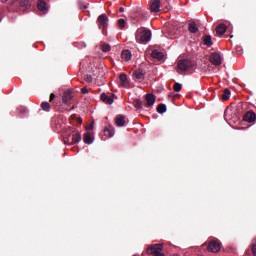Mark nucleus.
I'll return each mask as SVG.
<instances>
[{
    "mask_svg": "<svg viewBox=\"0 0 256 256\" xmlns=\"http://www.w3.org/2000/svg\"><path fill=\"white\" fill-rule=\"evenodd\" d=\"M81 142V132L77 129L70 127L66 130L64 134L65 145H77Z\"/></svg>",
    "mask_w": 256,
    "mask_h": 256,
    "instance_id": "obj_1",
    "label": "nucleus"
},
{
    "mask_svg": "<svg viewBox=\"0 0 256 256\" xmlns=\"http://www.w3.org/2000/svg\"><path fill=\"white\" fill-rule=\"evenodd\" d=\"M137 43L146 44L151 41V32L146 28H138L135 33Z\"/></svg>",
    "mask_w": 256,
    "mask_h": 256,
    "instance_id": "obj_2",
    "label": "nucleus"
},
{
    "mask_svg": "<svg viewBox=\"0 0 256 256\" xmlns=\"http://www.w3.org/2000/svg\"><path fill=\"white\" fill-rule=\"evenodd\" d=\"M177 67L179 73H185L195 67V62L191 59H181L178 61Z\"/></svg>",
    "mask_w": 256,
    "mask_h": 256,
    "instance_id": "obj_3",
    "label": "nucleus"
},
{
    "mask_svg": "<svg viewBox=\"0 0 256 256\" xmlns=\"http://www.w3.org/2000/svg\"><path fill=\"white\" fill-rule=\"evenodd\" d=\"M97 25L99 29L102 30V33L105 34V31H107V27H109V17H107V14H101L98 17Z\"/></svg>",
    "mask_w": 256,
    "mask_h": 256,
    "instance_id": "obj_4",
    "label": "nucleus"
},
{
    "mask_svg": "<svg viewBox=\"0 0 256 256\" xmlns=\"http://www.w3.org/2000/svg\"><path fill=\"white\" fill-rule=\"evenodd\" d=\"M161 251H163V244H153L147 249L148 255L165 256Z\"/></svg>",
    "mask_w": 256,
    "mask_h": 256,
    "instance_id": "obj_5",
    "label": "nucleus"
},
{
    "mask_svg": "<svg viewBox=\"0 0 256 256\" xmlns=\"http://www.w3.org/2000/svg\"><path fill=\"white\" fill-rule=\"evenodd\" d=\"M148 9L151 13H159V11H161V0H150L148 3Z\"/></svg>",
    "mask_w": 256,
    "mask_h": 256,
    "instance_id": "obj_6",
    "label": "nucleus"
},
{
    "mask_svg": "<svg viewBox=\"0 0 256 256\" xmlns=\"http://www.w3.org/2000/svg\"><path fill=\"white\" fill-rule=\"evenodd\" d=\"M207 249L210 253H219L221 251V243L217 240H212L208 243Z\"/></svg>",
    "mask_w": 256,
    "mask_h": 256,
    "instance_id": "obj_7",
    "label": "nucleus"
},
{
    "mask_svg": "<svg viewBox=\"0 0 256 256\" xmlns=\"http://www.w3.org/2000/svg\"><path fill=\"white\" fill-rule=\"evenodd\" d=\"M210 63H212V65H215V67H219V65H222L223 63V57H221V54H219V52H214L210 55Z\"/></svg>",
    "mask_w": 256,
    "mask_h": 256,
    "instance_id": "obj_8",
    "label": "nucleus"
},
{
    "mask_svg": "<svg viewBox=\"0 0 256 256\" xmlns=\"http://www.w3.org/2000/svg\"><path fill=\"white\" fill-rule=\"evenodd\" d=\"M156 97L155 95L148 93L145 95V102H144V107L146 109H149L155 105Z\"/></svg>",
    "mask_w": 256,
    "mask_h": 256,
    "instance_id": "obj_9",
    "label": "nucleus"
},
{
    "mask_svg": "<svg viewBox=\"0 0 256 256\" xmlns=\"http://www.w3.org/2000/svg\"><path fill=\"white\" fill-rule=\"evenodd\" d=\"M100 99L101 101H103V103H106V105H113V101L115 99V94H111L110 96H108L105 93H102L100 95Z\"/></svg>",
    "mask_w": 256,
    "mask_h": 256,
    "instance_id": "obj_10",
    "label": "nucleus"
},
{
    "mask_svg": "<svg viewBox=\"0 0 256 256\" xmlns=\"http://www.w3.org/2000/svg\"><path fill=\"white\" fill-rule=\"evenodd\" d=\"M243 120L247 123H255L256 120V114L253 111H248L245 113Z\"/></svg>",
    "mask_w": 256,
    "mask_h": 256,
    "instance_id": "obj_11",
    "label": "nucleus"
},
{
    "mask_svg": "<svg viewBox=\"0 0 256 256\" xmlns=\"http://www.w3.org/2000/svg\"><path fill=\"white\" fill-rule=\"evenodd\" d=\"M165 57V54L159 50H153L151 53V58L152 59H157V61H163Z\"/></svg>",
    "mask_w": 256,
    "mask_h": 256,
    "instance_id": "obj_12",
    "label": "nucleus"
},
{
    "mask_svg": "<svg viewBox=\"0 0 256 256\" xmlns=\"http://www.w3.org/2000/svg\"><path fill=\"white\" fill-rule=\"evenodd\" d=\"M71 99H73V92H71V90L65 91L62 96L63 103L67 104Z\"/></svg>",
    "mask_w": 256,
    "mask_h": 256,
    "instance_id": "obj_13",
    "label": "nucleus"
},
{
    "mask_svg": "<svg viewBox=\"0 0 256 256\" xmlns=\"http://www.w3.org/2000/svg\"><path fill=\"white\" fill-rule=\"evenodd\" d=\"M133 75L138 81H143V79H145V72H143V69L135 70Z\"/></svg>",
    "mask_w": 256,
    "mask_h": 256,
    "instance_id": "obj_14",
    "label": "nucleus"
},
{
    "mask_svg": "<svg viewBox=\"0 0 256 256\" xmlns=\"http://www.w3.org/2000/svg\"><path fill=\"white\" fill-rule=\"evenodd\" d=\"M133 106L135 107L136 111L140 113L143 110L144 103L140 99H136L133 101Z\"/></svg>",
    "mask_w": 256,
    "mask_h": 256,
    "instance_id": "obj_15",
    "label": "nucleus"
},
{
    "mask_svg": "<svg viewBox=\"0 0 256 256\" xmlns=\"http://www.w3.org/2000/svg\"><path fill=\"white\" fill-rule=\"evenodd\" d=\"M227 31V26L225 24H220L216 27V33L217 35H219L220 37L222 35H225V32Z\"/></svg>",
    "mask_w": 256,
    "mask_h": 256,
    "instance_id": "obj_16",
    "label": "nucleus"
},
{
    "mask_svg": "<svg viewBox=\"0 0 256 256\" xmlns=\"http://www.w3.org/2000/svg\"><path fill=\"white\" fill-rule=\"evenodd\" d=\"M104 135L106 137H113L115 135V128H113V126H107L104 129Z\"/></svg>",
    "mask_w": 256,
    "mask_h": 256,
    "instance_id": "obj_17",
    "label": "nucleus"
},
{
    "mask_svg": "<svg viewBox=\"0 0 256 256\" xmlns=\"http://www.w3.org/2000/svg\"><path fill=\"white\" fill-rule=\"evenodd\" d=\"M203 43L206 45V47H212L213 45V38L211 35H204L203 36Z\"/></svg>",
    "mask_w": 256,
    "mask_h": 256,
    "instance_id": "obj_18",
    "label": "nucleus"
},
{
    "mask_svg": "<svg viewBox=\"0 0 256 256\" xmlns=\"http://www.w3.org/2000/svg\"><path fill=\"white\" fill-rule=\"evenodd\" d=\"M115 123H116L117 127H124L125 126V116L118 115L116 117Z\"/></svg>",
    "mask_w": 256,
    "mask_h": 256,
    "instance_id": "obj_19",
    "label": "nucleus"
},
{
    "mask_svg": "<svg viewBox=\"0 0 256 256\" xmlns=\"http://www.w3.org/2000/svg\"><path fill=\"white\" fill-rule=\"evenodd\" d=\"M37 6H38V9H39L42 13H45L46 11H48L47 3L44 2L43 0H39Z\"/></svg>",
    "mask_w": 256,
    "mask_h": 256,
    "instance_id": "obj_20",
    "label": "nucleus"
},
{
    "mask_svg": "<svg viewBox=\"0 0 256 256\" xmlns=\"http://www.w3.org/2000/svg\"><path fill=\"white\" fill-rule=\"evenodd\" d=\"M121 57L124 61H131V57H132V54H131V51L129 50H124L121 54Z\"/></svg>",
    "mask_w": 256,
    "mask_h": 256,
    "instance_id": "obj_21",
    "label": "nucleus"
},
{
    "mask_svg": "<svg viewBox=\"0 0 256 256\" xmlns=\"http://www.w3.org/2000/svg\"><path fill=\"white\" fill-rule=\"evenodd\" d=\"M83 141H84V143H86V145H91V143H93V138L91 136V133L86 132L84 134Z\"/></svg>",
    "mask_w": 256,
    "mask_h": 256,
    "instance_id": "obj_22",
    "label": "nucleus"
},
{
    "mask_svg": "<svg viewBox=\"0 0 256 256\" xmlns=\"http://www.w3.org/2000/svg\"><path fill=\"white\" fill-rule=\"evenodd\" d=\"M160 7L162 8V11H164V13H167L168 11L171 10V5L169 4V2L160 1Z\"/></svg>",
    "mask_w": 256,
    "mask_h": 256,
    "instance_id": "obj_23",
    "label": "nucleus"
},
{
    "mask_svg": "<svg viewBox=\"0 0 256 256\" xmlns=\"http://www.w3.org/2000/svg\"><path fill=\"white\" fill-rule=\"evenodd\" d=\"M188 31H190L191 33H197V31H199V28L197 27V24L195 22H190Z\"/></svg>",
    "mask_w": 256,
    "mask_h": 256,
    "instance_id": "obj_24",
    "label": "nucleus"
},
{
    "mask_svg": "<svg viewBox=\"0 0 256 256\" xmlns=\"http://www.w3.org/2000/svg\"><path fill=\"white\" fill-rule=\"evenodd\" d=\"M119 79L122 83V87H125V85L129 84V81H127V74L125 73L120 74Z\"/></svg>",
    "mask_w": 256,
    "mask_h": 256,
    "instance_id": "obj_25",
    "label": "nucleus"
},
{
    "mask_svg": "<svg viewBox=\"0 0 256 256\" xmlns=\"http://www.w3.org/2000/svg\"><path fill=\"white\" fill-rule=\"evenodd\" d=\"M230 95H231V91L229 89H225L221 96L222 101H229Z\"/></svg>",
    "mask_w": 256,
    "mask_h": 256,
    "instance_id": "obj_26",
    "label": "nucleus"
},
{
    "mask_svg": "<svg viewBox=\"0 0 256 256\" xmlns=\"http://www.w3.org/2000/svg\"><path fill=\"white\" fill-rule=\"evenodd\" d=\"M157 113L163 114L167 112V106L165 104H159L156 108Z\"/></svg>",
    "mask_w": 256,
    "mask_h": 256,
    "instance_id": "obj_27",
    "label": "nucleus"
},
{
    "mask_svg": "<svg viewBox=\"0 0 256 256\" xmlns=\"http://www.w3.org/2000/svg\"><path fill=\"white\" fill-rule=\"evenodd\" d=\"M41 109L43 111L49 112V111H51V104H49V102H42Z\"/></svg>",
    "mask_w": 256,
    "mask_h": 256,
    "instance_id": "obj_28",
    "label": "nucleus"
},
{
    "mask_svg": "<svg viewBox=\"0 0 256 256\" xmlns=\"http://www.w3.org/2000/svg\"><path fill=\"white\" fill-rule=\"evenodd\" d=\"M101 49H102L103 53H109V51H111V45H109V44H103V45L101 46Z\"/></svg>",
    "mask_w": 256,
    "mask_h": 256,
    "instance_id": "obj_29",
    "label": "nucleus"
},
{
    "mask_svg": "<svg viewBox=\"0 0 256 256\" xmlns=\"http://www.w3.org/2000/svg\"><path fill=\"white\" fill-rule=\"evenodd\" d=\"M182 88H183V85H181L180 83H177V82L174 84V87H173V89L176 93H179Z\"/></svg>",
    "mask_w": 256,
    "mask_h": 256,
    "instance_id": "obj_30",
    "label": "nucleus"
},
{
    "mask_svg": "<svg viewBox=\"0 0 256 256\" xmlns=\"http://www.w3.org/2000/svg\"><path fill=\"white\" fill-rule=\"evenodd\" d=\"M125 19H123V18H121V19H119L118 20V27L120 28V29H124L125 28Z\"/></svg>",
    "mask_w": 256,
    "mask_h": 256,
    "instance_id": "obj_31",
    "label": "nucleus"
},
{
    "mask_svg": "<svg viewBox=\"0 0 256 256\" xmlns=\"http://www.w3.org/2000/svg\"><path fill=\"white\" fill-rule=\"evenodd\" d=\"M18 112L20 113V115H27L28 110L25 107H19Z\"/></svg>",
    "mask_w": 256,
    "mask_h": 256,
    "instance_id": "obj_32",
    "label": "nucleus"
},
{
    "mask_svg": "<svg viewBox=\"0 0 256 256\" xmlns=\"http://www.w3.org/2000/svg\"><path fill=\"white\" fill-rule=\"evenodd\" d=\"M251 251H252L253 255L256 256V239H254L252 241Z\"/></svg>",
    "mask_w": 256,
    "mask_h": 256,
    "instance_id": "obj_33",
    "label": "nucleus"
},
{
    "mask_svg": "<svg viewBox=\"0 0 256 256\" xmlns=\"http://www.w3.org/2000/svg\"><path fill=\"white\" fill-rule=\"evenodd\" d=\"M84 81H87V83H92L93 77L91 75H86L84 77Z\"/></svg>",
    "mask_w": 256,
    "mask_h": 256,
    "instance_id": "obj_34",
    "label": "nucleus"
},
{
    "mask_svg": "<svg viewBox=\"0 0 256 256\" xmlns=\"http://www.w3.org/2000/svg\"><path fill=\"white\" fill-rule=\"evenodd\" d=\"M94 127H95V121H92V122L89 124V126H88V131H93Z\"/></svg>",
    "mask_w": 256,
    "mask_h": 256,
    "instance_id": "obj_35",
    "label": "nucleus"
},
{
    "mask_svg": "<svg viewBox=\"0 0 256 256\" xmlns=\"http://www.w3.org/2000/svg\"><path fill=\"white\" fill-rule=\"evenodd\" d=\"M81 93H83V95H87V93H89V89L87 87H83L81 89Z\"/></svg>",
    "mask_w": 256,
    "mask_h": 256,
    "instance_id": "obj_36",
    "label": "nucleus"
},
{
    "mask_svg": "<svg viewBox=\"0 0 256 256\" xmlns=\"http://www.w3.org/2000/svg\"><path fill=\"white\" fill-rule=\"evenodd\" d=\"M55 99V94L54 93H51L50 94V103H51V101H53Z\"/></svg>",
    "mask_w": 256,
    "mask_h": 256,
    "instance_id": "obj_37",
    "label": "nucleus"
},
{
    "mask_svg": "<svg viewBox=\"0 0 256 256\" xmlns=\"http://www.w3.org/2000/svg\"><path fill=\"white\" fill-rule=\"evenodd\" d=\"M21 4H22V5H29V0H24V2L21 1Z\"/></svg>",
    "mask_w": 256,
    "mask_h": 256,
    "instance_id": "obj_38",
    "label": "nucleus"
},
{
    "mask_svg": "<svg viewBox=\"0 0 256 256\" xmlns=\"http://www.w3.org/2000/svg\"><path fill=\"white\" fill-rule=\"evenodd\" d=\"M119 12H120V13H124V12H125V8L120 7V8H119Z\"/></svg>",
    "mask_w": 256,
    "mask_h": 256,
    "instance_id": "obj_39",
    "label": "nucleus"
},
{
    "mask_svg": "<svg viewBox=\"0 0 256 256\" xmlns=\"http://www.w3.org/2000/svg\"><path fill=\"white\" fill-rule=\"evenodd\" d=\"M78 122H79V123H83V120L79 119Z\"/></svg>",
    "mask_w": 256,
    "mask_h": 256,
    "instance_id": "obj_40",
    "label": "nucleus"
},
{
    "mask_svg": "<svg viewBox=\"0 0 256 256\" xmlns=\"http://www.w3.org/2000/svg\"><path fill=\"white\" fill-rule=\"evenodd\" d=\"M174 256H179V255L176 254V255H174Z\"/></svg>",
    "mask_w": 256,
    "mask_h": 256,
    "instance_id": "obj_41",
    "label": "nucleus"
}]
</instances>
